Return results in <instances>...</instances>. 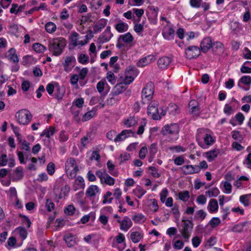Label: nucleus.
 <instances>
[{
  "instance_id": "f257e3e1",
  "label": "nucleus",
  "mask_w": 251,
  "mask_h": 251,
  "mask_svg": "<svg viewBox=\"0 0 251 251\" xmlns=\"http://www.w3.org/2000/svg\"><path fill=\"white\" fill-rule=\"evenodd\" d=\"M196 139L199 145L202 149H207L215 141L214 138L207 133V129L201 128L197 130Z\"/></svg>"
},
{
  "instance_id": "f03ea898",
  "label": "nucleus",
  "mask_w": 251,
  "mask_h": 251,
  "mask_svg": "<svg viewBox=\"0 0 251 251\" xmlns=\"http://www.w3.org/2000/svg\"><path fill=\"white\" fill-rule=\"evenodd\" d=\"M66 45L65 39L62 38H54L49 42V50L55 56L60 55Z\"/></svg>"
},
{
  "instance_id": "7ed1b4c3",
  "label": "nucleus",
  "mask_w": 251,
  "mask_h": 251,
  "mask_svg": "<svg viewBox=\"0 0 251 251\" xmlns=\"http://www.w3.org/2000/svg\"><path fill=\"white\" fill-rule=\"evenodd\" d=\"M16 118L18 123L23 125H26L31 121L32 115L26 109L19 110L15 115Z\"/></svg>"
},
{
  "instance_id": "20e7f679",
  "label": "nucleus",
  "mask_w": 251,
  "mask_h": 251,
  "mask_svg": "<svg viewBox=\"0 0 251 251\" xmlns=\"http://www.w3.org/2000/svg\"><path fill=\"white\" fill-rule=\"evenodd\" d=\"M183 226L180 230V233L185 240H188L190 236L193 227L192 222L189 220H183Z\"/></svg>"
},
{
  "instance_id": "39448f33",
  "label": "nucleus",
  "mask_w": 251,
  "mask_h": 251,
  "mask_svg": "<svg viewBox=\"0 0 251 251\" xmlns=\"http://www.w3.org/2000/svg\"><path fill=\"white\" fill-rule=\"evenodd\" d=\"M96 175L100 179L102 184H105L109 186H112L115 184V179L105 172H102L100 170H98L96 172Z\"/></svg>"
},
{
  "instance_id": "423d86ee",
  "label": "nucleus",
  "mask_w": 251,
  "mask_h": 251,
  "mask_svg": "<svg viewBox=\"0 0 251 251\" xmlns=\"http://www.w3.org/2000/svg\"><path fill=\"white\" fill-rule=\"evenodd\" d=\"M179 130V126L176 124H172L170 125H166L164 126L161 130V133L163 135L169 134H176Z\"/></svg>"
},
{
  "instance_id": "0eeeda50",
  "label": "nucleus",
  "mask_w": 251,
  "mask_h": 251,
  "mask_svg": "<svg viewBox=\"0 0 251 251\" xmlns=\"http://www.w3.org/2000/svg\"><path fill=\"white\" fill-rule=\"evenodd\" d=\"M200 53V49L196 46H189L185 49V51L186 57L189 59L197 58Z\"/></svg>"
},
{
  "instance_id": "6e6552de",
  "label": "nucleus",
  "mask_w": 251,
  "mask_h": 251,
  "mask_svg": "<svg viewBox=\"0 0 251 251\" xmlns=\"http://www.w3.org/2000/svg\"><path fill=\"white\" fill-rule=\"evenodd\" d=\"M76 63V59L74 56H68L65 58L64 62L62 65L64 70L67 73H69L72 71Z\"/></svg>"
},
{
  "instance_id": "1a4fd4ad",
  "label": "nucleus",
  "mask_w": 251,
  "mask_h": 251,
  "mask_svg": "<svg viewBox=\"0 0 251 251\" xmlns=\"http://www.w3.org/2000/svg\"><path fill=\"white\" fill-rule=\"evenodd\" d=\"M147 113L149 115H151L153 120H160L161 116L158 113L157 104L155 102H151L148 106Z\"/></svg>"
},
{
  "instance_id": "9d476101",
  "label": "nucleus",
  "mask_w": 251,
  "mask_h": 251,
  "mask_svg": "<svg viewBox=\"0 0 251 251\" xmlns=\"http://www.w3.org/2000/svg\"><path fill=\"white\" fill-rule=\"evenodd\" d=\"M154 93L153 85L151 82L147 84L146 86L143 89L142 92V99H146L147 100H150Z\"/></svg>"
},
{
  "instance_id": "9b49d317",
  "label": "nucleus",
  "mask_w": 251,
  "mask_h": 251,
  "mask_svg": "<svg viewBox=\"0 0 251 251\" xmlns=\"http://www.w3.org/2000/svg\"><path fill=\"white\" fill-rule=\"evenodd\" d=\"M213 40L210 37L204 38L200 44V48L203 53L207 52L213 46Z\"/></svg>"
},
{
  "instance_id": "f8f14e48",
  "label": "nucleus",
  "mask_w": 251,
  "mask_h": 251,
  "mask_svg": "<svg viewBox=\"0 0 251 251\" xmlns=\"http://www.w3.org/2000/svg\"><path fill=\"white\" fill-rule=\"evenodd\" d=\"M250 225H251V223L248 221L239 223L235 225L232 227L231 231L235 233H241L243 231H248V229L247 227Z\"/></svg>"
},
{
  "instance_id": "ddd939ff",
  "label": "nucleus",
  "mask_w": 251,
  "mask_h": 251,
  "mask_svg": "<svg viewBox=\"0 0 251 251\" xmlns=\"http://www.w3.org/2000/svg\"><path fill=\"white\" fill-rule=\"evenodd\" d=\"M117 222L120 224V229L125 231H127L132 225L131 220L127 216L124 217L122 221L118 219Z\"/></svg>"
},
{
  "instance_id": "4468645a",
  "label": "nucleus",
  "mask_w": 251,
  "mask_h": 251,
  "mask_svg": "<svg viewBox=\"0 0 251 251\" xmlns=\"http://www.w3.org/2000/svg\"><path fill=\"white\" fill-rule=\"evenodd\" d=\"M156 58L155 56L152 54H150L147 56L144 57L140 59L137 63V66L138 67H143L145 66L154 62Z\"/></svg>"
},
{
  "instance_id": "2eb2a0df",
  "label": "nucleus",
  "mask_w": 251,
  "mask_h": 251,
  "mask_svg": "<svg viewBox=\"0 0 251 251\" xmlns=\"http://www.w3.org/2000/svg\"><path fill=\"white\" fill-rule=\"evenodd\" d=\"M9 176L13 181H17L22 179L24 177L22 167L19 166L17 167L14 173L9 175Z\"/></svg>"
},
{
  "instance_id": "dca6fc26",
  "label": "nucleus",
  "mask_w": 251,
  "mask_h": 251,
  "mask_svg": "<svg viewBox=\"0 0 251 251\" xmlns=\"http://www.w3.org/2000/svg\"><path fill=\"white\" fill-rule=\"evenodd\" d=\"M162 34L165 39L171 40L174 38L175 31L172 27L168 26L164 28L162 32Z\"/></svg>"
},
{
  "instance_id": "f3484780",
  "label": "nucleus",
  "mask_w": 251,
  "mask_h": 251,
  "mask_svg": "<svg viewBox=\"0 0 251 251\" xmlns=\"http://www.w3.org/2000/svg\"><path fill=\"white\" fill-rule=\"evenodd\" d=\"M64 240L65 241L67 247L71 248L76 244V237L72 233H68L64 236Z\"/></svg>"
},
{
  "instance_id": "a211bd4d",
  "label": "nucleus",
  "mask_w": 251,
  "mask_h": 251,
  "mask_svg": "<svg viewBox=\"0 0 251 251\" xmlns=\"http://www.w3.org/2000/svg\"><path fill=\"white\" fill-rule=\"evenodd\" d=\"M132 134H133V132L131 130H124L116 136V137L114 139V141L115 142L123 141Z\"/></svg>"
},
{
  "instance_id": "6ab92c4d",
  "label": "nucleus",
  "mask_w": 251,
  "mask_h": 251,
  "mask_svg": "<svg viewBox=\"0 0 251 251\" xmlns=\"http://www.w3.org/2000/svg\"><path fill=\"white\" fill-rule=\"evenodd\" d=\"M172 62V59L167 56H163L160 58L157 61L159 68L162 69H166Z\"/></svg>"
},
{
  "instance_id": "aec40b11",
  "label": "nucleus",
  "mask_w": 251,
  "mask_h": 251,
  "mask_svg": "<svg viewBox=\"0 0 251 251\" xmlns=\"http://www.w3.org/2000/svg\"><path fill=\"white\" fill-rule=\"evenodd\" d=\"M55 128L53 126H49L48 128L45 129L40 134V137H43L45 136L48 139L46 141L45 140V142H47L48 144H50V140L49 138L53 135L55 133Z\"/></svg>"
},
{
  "instance_id": "412c9836",
  "label": "nucleus",
  "mask_w": 251,
  "mask_h": 251,
  "mask_svg": "<svg viewBox=\"0 0 251 251\" xmlns=\"http://www.w3.org/2000/svg\"><path fill=\"white\" fill-rule=\"evenodd\" d=\"M127 88L125 83L122 82L117 84L112 90V94L113 96H118L123 93Z\"/></svg>"
},
{
  "instance_id": "4be33fe9",
  "label": "nucleus",
  "mask_w": 251,
  "mask_h": 251,
  "mask_svg": "<svg viewBox=\"0 0 251 251\" xmlns=\"http://www.w3.org/2000/svg\"><path fill=\"white\" fill-rule=\"evenodd\" d=\"M212 48L213 51L218 55H221L224 51V45L221 42H213Z\"/></svg>"
},
{
  "instance_id": "5701e85b",
  "label": "nucleus",
  "mask_w": 251,
  "mask_h": 251,
  "mask_svg": "<svg viewBox=\"0 0 251 251\" xmlns=\"http://www.w3.org/2000/svg\"><path fill=\"white\" fill-rule=\"evenodd\" d=\"M107 20L101 19L94 26L93 30L95 33H98L101 31L106 25Z\"/></svg>"
},
{
  "instance_id": "b1692460",
  "label": "nucleus",
  "mask_w": 251,
  "mask_h": 251,
  "mask_svg": "<svg viewBox=\"0 0 251 251\" xmlns=\"http://www.w3.org/2000/svg\"><path fill=\"white\" fill-rule=\"evenodd\" d=\"M188 105L192 114L195 115L199 114L200 108L199 107V103L196 100H190Z\"/></svg>"
},
{
  "instance_id": "393cba45",
  "label": "nucleus",
  "mask_w": 251,
  "mask_h": 251,
  "mask_svg": "<svg viewBox=\"0 0 251 251\" xmlns=\"http://www.w3.org/2000/svg\"><path fill=\"white\" fill-rule=\"evenodd\" d=\"M240 83H242L244 84L250 86L251 84V77L249 75H244L241 77L238 82V86L245 90L248 91L249 89V87L247 88H244L243 86H241L240 85Z\"/></svg>"
},
{
  "instance_id": "a878e982",
  "label": "nucleus",
  "mask_w": 251,
  "mask_h": 251,
  "mask_svg": "<svg viewBox=\"0 0 251 251\" xmlns=\"http://www.w3.org/2000/svg\"><path fill=\"white\" fill-rule=\"evenodd\" d=\"M218 153V150L214 149L205 152L204 156L206 158L208 161L211 162L217 157Z\"/></svg>"
},
{
  "instance_id": "bb28decb",
  "label": "nucleus",
  "mask_w": 251,
  "mask_h": 251,
  "mask_svg": "<svg viewBox=\"0 0 251 251\" xmlns=\"http://www.w3.org/2000/svg\"><path fill=\"white\" fill-rule=\"evenodd\" d=\"M15 233L18 235L19 237L23 241L25 240L27 236V232L25 227L19 226L15 229Z\"/></svg>"
},
{
  "instance_id": "cd10ccee",
  "label": "nucleus",
  "mask_w": 251,
  "mask_h": 251,
  "mask_svg": "<svg viewBox=\"0 0 251 251\" xmlns=\"http://www.w3.org/2000/svg\"><path fill=\"white\" fill-rule=\"evenodd\" d=\"M99 191V188L97 185L90 186L86 191V196L87 197H92L96 195Z\"/></svg>"
},
{
  "instance_id": "c85d7f7f",
  "label": "nucleus",
  "mask_w": 251,
  "mask_h": 251,
  "mask_svg": "<svg viewBox=\"0 0 251 251\" xmlns=\"http://www.w3.org/2000/svg\"><path fill=\"white\" fill-rule=\"evenodd\" d=\"M218 204L216 200L211 199L210 200L207 209L210 213L217 212L218 209Z\"/></svg>"
},
{
  "instance_id": "c756f323",
  "label": "nucleus",
  "mask_w": 251,
  "mask_h": 251,
  "mask_svg": "<svg viewBox=\"0 0 251 251\" xmlns=\"http://www.w3.org/2000/svg\"><path fill=\"white\" fill-rule=\"evenodd\" d=\"M115 28L119 33L126 31L128 29V25L127 24L120 21L118 23L115 25Z\"/></svg>"
},
{
  "instance_id": "7c9ffc66",
  "label": "nucleus",
  "mask_w": 251,
  "mask_h": 251,
  "mask_svg": "<svg viewBox=\"0 0 251 251\" xmlns=\"http://www.w3.org/2000/svg\"><path fill=\"white\" fill-rule=\"evenodd\" d=\"M113 35L112 32H108L107 31H104L99 37V40L101 43H106L108 42Z\"/></svg>"
},
{
  "instance_id": "2f4dec72",
  "label": "nucleus",
  "mask_w": 251,
  "mask_h": 251,
  "mask_svg": "<svg viewBox=\"0 0 251 251\" xmlns=\"http://www.w3.org/2000/svg\"><path fill=\"white\" fill-rule=\"evenodd\" d=\"M143 237V234L139 231H134L130 234V239L134 243H138Z\"/></svg>"
},
{
  "instance_id": "473e14b6",
  "label": "nucleus",
  "mask_w": 251,
  "mask_h": 251,
  "mask_svg": "<svg viewBox=\"0 0 251 251\" xmlns=\"http://www.w3.org/2000/svg\"><path fill=\"white\" fill-rule=\"evenodd\" d=\"M137 119L134 116H130L125 120L124 125L127 127H130L137 124Z\"/></svg>"
},
{
  "instance_id": "72a5a7b5",
  "label": "nucleus",
  "mask_w": 251,
  "mask_h": 251,
  "mask_svg": "<svg viewBox=\"0 0 251 251\" xmlns=\"http://www.w3.org/2000/svg\"><path fill=\"white\" fill-rule=\"evenodd\" d=\"M75 167H78L76 165L75 160L74 158H69L65 163V170H69V169H75Z\"/></svg>"
},
{
  "instance_id": "f704fd0d",
  "label": "nucleus",
  "mask_w": 251,
  "mask_h": 251,
  "mask_svg": "<svg viewBox=\"0 0 251 251\" xmlns=\"http://www.w3.org/2000/svg\"><path fill=\"white\" fill-rule=\"evenodd\" d=\"M146 193V191L140 186H137L133 190V193L138 199H141Z\"/></svg>"
},
{
  "instance_id": "c9c22d12",
  "label": "nucleus",
  "mask_w": 251,
  "mask_h": 251,
  "mask_svg": "<svg viewBox=\"0 0 251 251\" xmlns=\"http://www.w3.org/2000/svg\"><path fill=\"white\" fill-rule=\"evenodd\" d=\"M9 59L14 63H18L19 61V57L16 53V50L14 48H11L9 50Z\"/></svg>"
},
{
  "instance_id": "e433bc0d",
  "label": "nucleus",
  "mask_w": 251,
  "mask_h": 251,
  "mask_svg": "<svg viewBox=\"0 0 251 251\" xmlns=\"http://www.w3.org/2000/svg\"><path fill=\"white\" fill-rule=\"evenodd\" d=\"M133 221L137 224H142L146 221L145 216L141 213H138L132 216Z\"/></svg>"
},
{
  "instance_id": "4c0bfd02",
  "label": "nucleus",
  "mask_w": 251,
  "mask_h": 251,
  "mask_svg": "<svg viewBox=\"0 0 251 251\" xmlns=\"http://www.w3.org/2000/svg\"><path fill=\"white\" fill-rule=\"evenodd\" d=\"M107 166L109 170V173L114 176H117L118 172L115 171V165L113 164L112 161L108 160L107 162Z\"/></svg>"
},
{
  "instance_id": "58836bf2",
  "label": "nucleus",
  "mask_w": 251,
  "mask_h": 251,
  "mask_svg": "<svg viewBox=\"0 0 251 251\" xmlns=\"http://www.w3.org/2000/svg\"><path fill=\"white\" fill-rule=\"evenodd\" d=\"M240 71L242 73H251V61H246L242 66Z\"/></svg>"
},
{
  "instance_id": "ea45409f",
  "label": "nucleus",
  "mask_w": 251,
  "mask_h": 251,
  "mask_svg": "<svg viewBox=\"0 0 251 251\" xmlns=\"http://www.w3.org/2000/svg\"><path fill=\"white\" fill-rule=\"evenodd\" d=\"M119 39H122L126 43H129L133 41V38L130 33L127 32L124 35H120Z\"/></svg>"
},
{
  "instance_id": "a19ab883",
  "label": "nucleus",
  "mask_w": 251,
  "mask_h": 251,
  "mask_svg": "<svg viewBox=\"0 0 251 251\" xmlns=\"http://www.w3.org/2000/svg\"><path fill=\"white\" fill-rule=\"evenodd\" d=\"M45 29L47 32L52 33L56 30V25L54 23L49 22L46 24Z\"/></svg>"
},
{
  "instance_id": "79ce46f5",
  "label": "nucleus",
  "mask_w": 251,
  "mask_h": 251,
  "mask_svg": "<svg viewBox=\"0 0 251 251\" xmlns=\"http://www.w3.org/2000/svg\"><path fill=\"white\" fill-rule=\"evenodd\" d=\"M33 49L38 53L43 52L47 50V48L42 44L36 43L33 45Z\"/></svg>"
},
{
  "instance_id": "37998d69",
  "label": "nucleus",
  "mask_w": 251,
  "mask_h": 251,
  "mask_svg": "<svg viewBox=\"0 0 251 251\" xmlns=\"http://www.w3.org/2000/svg\"><path fill=\"white\" fill-rule=\"evenodd\" d=\"M179 199L183 201H186L190 197L189 192L188 191H181L178 193Z\"/></svg>"
},
{
  "instance_id": "c03bdc74",
  "label": "nucleus",
  "mask_w": 251,
  "mask_h": 251,
  "mask_svg": "<svg viewBox=\"0 0 251 251\" xmlns=\"http://www.w3.org/2000/svg\"><path fill=\"white\" fill-rule=\"evenodd\" d=\"M78 171V168L75 167V169H69L68 170H66L67 176L69 178L73 179L75 178Z\"/></svg>"
},
{
  "instance_id": "a18cd8bd",
  "label": "nucleus",
  "mask_w": 251,
  "mask_h": 251,
  "mask_svg": "<svg viewBox=\"0 0 251 251\" xmlns=\"http://www.w3.org/2000/svg\"><path fill=\"white\" fill-rule=\"evenodd\" d=\"M78 35L79 34L77 32H74L71 34V35L70 37L71 44L75 47L78 46V44H79L77 41Z\"/></svg>"
},
{
  "instance_id": "49530a36",
  "label": "nucleus",
  "mask_w": 251,
  "mask_h": 251,
  "mask_svg": "<svg viewBox=\"0 0 251 251\" xmlns=\"http://www.w3.org/2000/svg\"><path fill=\"white\" fill-rule=\"evenodd\" d=\"M209 197H216L220 193L219 190L217 188H213L211 190L207 191L205 192Z\"/></svg>"
},
{
  "instance_id": "de8ad7c7",
  "label": "nucleus",
  "mask_w": 251,
  "mask_h": 251,
  "mask_svg": "<svg viewBox=\"0 0 251 251\" xmlns=\"http://www.w3.org/2000/svg\"><path fill=\"white\" fill-rule=\"evenodd\" d=\"M95 114V111L91 110L86 112L82 117V121L85 122L91 119Z\"/></svg>"
},
{
  "instance_id": "09e8293b",
  "label": "nucleus",
  "mask_w": 251,
  "mask_h": 251,
  "mask_svg": "<svg viewBox=\"0 0 251 251\" xmlns=\"http://www.w3.org/2000/svg\"><path fill=\"white\" fill-rule=\"evenodd\" d=\"M240 202L243 204L245 206H248L250 205V200L249 199V195H241L239 198Z\"/></svg>"
},
{
  "instance_id": "8fccbe9b",
  "label": "nucleus",
  "mask_w": 251,
  "mask_h": 251,
  "mask_svg": "<svg viewBox=\"0 0 251 251\" xmlns=\"http://www.w3.org/2000/svg\"><path fill=\"white\" fill-rule=\"evenodd\" d=\"M89 56L85 54H80L78 57V62L82 64H86L89 61Z\"/></svg>"
},
{
  "instance_id": "3c124183",
  "label": "nucleus",
  "mask_w": 251,
  "mask_h": 251,
  "mask_svg": "<svg viewBox=\"0 0 251 251\" xmlns=\"http://www.w3.org/2000/svg\"><path fill=\"white\" fill-rule=\"evenodd\" d=\"M64 90L63 89L61 88L58 86L55 89V97L58 100H60L64 96Z\"/></svg>"
},
{
  "instance_id": "603ef678",
  "label": "nucleus",
  "mask_w": 251,
  "mask_h": 251,
  "mask_svg": "<svg viewBox=\"0 0 251 251\" xmlns=\"http://www.w3.org/2000/svg\"><path fill=\"white\" fill-rule=\"evenodd\" d=\"M181 170L185 175L193 174V172L191 168V165H184L181 167Z\"/></svg>"
},
{
  "instance_id": "864d4df0",
  "label": "nucleus",
  "mask_w": 251,
  "mask_h": 251,
  "mask_svg": "<svg viewBox=\"0 0 251 251\" xmlns=\"http://www.w3.org/2000/svg\"><path fill=\"white\" fill-rule=\"evenodd\" d=\"M75 211V208L74 205H69L65 208L64 210L65 213L69 215H73Z\"/></svg>"
},
{
  "instance_id": "5fc2aeb1",
  "label": "nucleus",
  "mask_w": 251,
  "mask_h": 251,
  "mask_svg": "<svg viewBox=\"0 0 251 251\" xmlns=\"http://www.w3.org/2000/svg\"><path fill=\"white\" fill-rule=\"evenodd\" d=\"M70 187L67 185L62 187L61 189V193L59 194V198L62 199L63 197L66 196L70 192Z\"/></svg>"
},
{
  "instance_id": "6e6d98bb",
  "label": "nucleus",
  "mask_w": 251,
  "mask_h": 251,
  "mask_svg": "<svg viewBox=\"0 0 251 251\" xmlns=\"http://www.w3.org/2000/svg\"><path fill=\"white\" fill-rule=\"evenodd\" d=\"M232 137L235 140L241 141L242 139V137L239 131L233 130L231 132Z\"/></svg>"
},
{
  "instance_id": "4d7b16f0",
  "label": "nucleus",
  "mask_w": 251,
  "mask_h": 251,
  "mask_svg": "<svg viewBox=\"0 0 251 251\" xmlns=\"http://www.w3.org/2000/svg\"><path fill=\"white\" fill-rule=\"evenodd\" d=\"M47 171L50 175H52L55 172V164L52 162H50L47 167Z\"/></svg>"
},
{
  "instance_id": "13d9d810",
  "label": "nucleus",
  "mask_w": 251,
  "mask_h": 251,
  "mask_svg": "<svg viewBox=\"0 0 251 251\" xmlns=\"http://www.w3.org/2000/svg\"><path fill=\"white\" fill-rule=\"evenodd\" d=\"M206 216V213L201 209L197 211L195 217L196 219L200 218L201 220H203L205 218Z\"/></svg>"
},
{
  "instance_id": "bf43d9fd",
  "label": "nucleus",
  "mask_w": 251,
  "mask_h": 251,
  "mask_svg": "<svg viewBox=\"0 0 251 251\" xmlns=\"http://www.w3.org/2000/svg\"><path fill=\"white\" fill-rule=\"evenodd\" d=\"M225 190L224 192L226 194H230L232 191V186L230 182L226 181L224 183Z\"/></svg>"
},
{
  "instance_id": "052dcab7",
  "label": "nucleus",
  "mask_w": 251,
  "mask_h": 251,
  "mask_svg": "<svg viewBox=\"0 0 251 251\" xmlns=\"http://www.w3.org/2000/svg\"><path fill=\"white\" fill-rule=\"evenodd\" d=\"M106 78L108 81L112 84L115 83L116 79L115 78V75L112 72L110 71L107 73Z\"/></svg>"
},
{
  "instance_id": "680f3d73",
  "label": "nucleus",
  "mask_w": 251,
  "mask_h": 251,
  "mask_svg": "<svg viewBox=\"0 0 251 251\" xmlns=\"http://www.w3.org/2000/svg\"><path fill=\"white\" fill-rule=\"evenodd\" d=\"M157 151V145L155 143H152L151 145L149 148V154L151 155L155 156Z\"/></svg>"
},
{
  "instance_id": "e2e57ef3",
  "label": "nucleus",
  "mask_w": 251,
  "mask_h": 251,
  "mask_svg": "<svg viewBox=\"0 0 251 251\" xmlns=\"http://www.w3.org/2000/svg\"><path fill=\"white\" fill-rule=\"evenodd\" d=\"M106 84L105 80H100V81L97 84V89L98 90V91L100 93H101L103 90L105 84Z\"/></svg>"
},
{
  "instance_id": "0e129e2a",
  "label": "nucleus",
  "mask_w": 251,
  "mask_h": 251,
  "mask_svg": "<svg viewBox=\"0 0 251 251\" xmlns=\"http://www.w3.org/2000/svg\"><path fill=\"white\" fill-rule=\"evenodd\" d=\"M46 207L48 211H51L54 208V204L50 199H47L46 202Z\"/></svg>"
},
{
  "instance_id": "69168bd1",
  "label": "nucleus",
  "mask_w": 251,
  "mask_h": 251,
  "mask_svg": "<svg viewBox=\"0 0 251 251\" xmlns=\"http://www.w3.org/2000/svg\"><path fill=\"white\" fill-rule=\"evenodd\" d=\"M236 120L238 122L239 125H241L243 124L245 116L241 113L238 112L235 116Z\"/></svg>"
},
{
  "instance_id": "338daca9",
  "label": "nucleus",
  "mask_w": 251,
  "mask_h": 251,
  "mask_svg": "<svg viewBox=\"0 0 251 251\" xmlns=\"http://www.w3.org/2000/svg\"><path fill=\"white\" fill-rule=\"evenodd\" d=\"M69 138L68 134L64 131H61L59 133V139L60 142H66Z\"/></svg>"
},
{
  "instance_id": "774afa93",
  "label": "nucleus",
  "mask_w": 251,
  "mask_h": 251,
  "mask_svg": "<svg viewBox=\"0 0 251 251\" xmlns=\"http://www.w3.org/2000/svg\"><path fill=\"white\" fill-rule=\"evenodd\" d=\"M244 164H247L248 167L251 169V153H249L243 161Z\"/></svg>"
}]
</instances>
